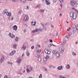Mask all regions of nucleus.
<instances>
[{"instance_id": "1", "label": "nucleus", "mask_w": 78, "mask_h": 78, "mask_svg": "<svg viewBox=\"0 0 78 78\" xmlns=\"http://www.w3.org/2000/svg\"><path fill=\"white\" fill-rule=\"evenodd\" d=\"M70 16L69 19L72 21L73 19L75 20L76 18V14L73 12H70Z\"/></svg>"}, {"instance_id": "2", "label": "nucleus", "mask_w": 78, "mask_h": 78, "mask_svg": "<svg viewBox=\"0 0 78 78\" xmlns=\"http://www.w3.org/2000/svg\"><path fill=\"white\" fill-rule=\"evenodd\" d=\"M77 4H78V0H72L70 1V4L73 7H76Z\"/></svg>"}, {"instance_id": "3", "label": "nucleus", "mask_w": 78, "mask_h": 78, "mask_svg": "<svg viewBox=\"0 0 78 78\" xmlns=\"http://www.w3.org/2000/svg\"><path fill=\"white\" fill-rule=\"evenodd\" d=\"M77 30H78V26H77L76 27V26L75 24H74L72 26V31L73 33H75Z\"/></svg>"}, {"instance_id": "4", "label": "nucleus", "mask_w": 78, "mask_h": 78, "mask_svg": "<svg viewBox=\"0 0 78 78\" xmlns=\"http://www.w3.org/2000/svg\"><path fill=\"white\" fill-rule=\"evenodd\" d=\"M38 31H40V32L43 31V29L42 28H39L38 29H36L33 30L32 31V33H35L36 32H37Z\"/></svg>"}, {"instance_id": "5", "label": "nucleus", "mask_w": 78, "mask_h": 78, "mask_svg": "<svg viewBox=\"0 0 78 78\" xmlns=\"http://www.w3.org/2000/svg\"><path fill=\"white\" fill-rule=\"evenodd\" d=\"M8 36L9 37H10L11 38H12V39H13V38L15 37V35H14V34L12 33H9V34Z\"/></svg>"}, {"instance_id": "6", "label": "nucleus", "mask_w": 78, "mask_h": 78, "mask_svg": "<svg viewBox=\"0 0 78 78\" xmlns=\"http://www.w3.org/2000/svg\"><path fill=\"white\" fill-rule=\"evenodd\" d=\"M59 50L61 53H62L64 52V48L63 47H61L59 48Z\"/></svg>"}, {"instance_id": "7", "label": "nucleus", "mask_w": 78, "mask_h": 78, "mask_svg": "<svg viewBox=\"0 0 78 78\" xmlns=\"http://www.w3.org/2000/svg\"><path fill=\"white\" fill-rule=\"evenodd\" d=\"M5 60V57L3 56H2L0 59V62L1 63H2Z\"/></svg>"}, {"instance_id": "8", "label": "nucleus", "mask_w": 78, "mask_h": 78, "mask_svg": "<svg viewBox=\"0 0 78 78\" xmlns=\"http://www.w3.org/2000/svg\"><path fill=\"white\" fill-rule=\"evenodd\" d=\"M29 19V18L28 17V15H26L24 16V21H27V20H28Z\"/></svg>"}, {"instance_id": "9", "label": "nucleus", "mask_w": 78, "mask_h": 78, "mask_svg": "<svg viewBox=\"0 0 78 78\" xmlns=\"http://www.w3.org/2000/svg\"><path fill=\"white\" fill-rule=\"evenodd\" d=\"M22 61V59L21 58H19L17 59V62L18 64H20Z\"/></svg>"}, {"instance_id": "10", "label": "nucleus", "mask_w": 78, "mask_h": 78, "mask_svg": "<svg viewBox=\"0 0 78 78\" xmlns=\"http://www.w3.org/2000/svg\"><path fill=\"white\" fill-rule=\"evenodd\" d=\"M12 28L14 30H15V31H16V30H17V26H16V25H15L12 27Z\"/></svg>"}, {"instance_id": "11", "label": "nucleus", "mask_w": 78, "mask_h": 78, "mask_svg": "<svg viewBox=\"0 0 78 78\" xmlns=\"http://www.w3.org/2000/svg\"><path fill=\"white\" fill-rule=\"evenodd\" d=\"M45 3L47 5H50V1L49 0H47Z\"/></svg>"}, {"instance_id": "12", "label": "nucleus", "mask_w": 78, "mask_h": 78, "mask_svg": "<svg viewBox=\"0 0 78 78\" xmlns=\"http://www.w3.org/2000/svg\"><path fill=\"white\" fill-rule=\"evenodd\" d=\"M66 68L67 69H69L70 68V65H69V64H67L66 65Z\"/></svg>"}, {"instance_id": "13", "label": "nucleus", "mask_w": 78, "mask_h": 78, "mask_svg": "<svg viewBox=\"0 0 78 78\" xmlns=\"http://www.w3.org/2000/svg\"><path fill=\"white\" fill-rule=\"evenodd\" d=\"M56 57H57L58 58H59L60 57V53L57 52L56 54Z\"/></svg>"}, {"instance_id": "14", "label": "nucleus", "mask_w": 78, "mask_h": 78, "mask_svg": "<svg viewBox=\"0 0 78 78\" xmlns=\"http://www.w3.org/2000/svg\"><path fill=\"white\" fill-rule=\"evenodd\" d=\"M66 44V40L63 41V43H62V46L65 45Z\"/></svg>"}, {"instance_id": "15", "label": "nucleus", "mask_w": 78, "mask_h": 78, "mask_svg": "<svg viewBox=\"0 0 78 78\" xmlns=\"http://www.w3.org/2000/svg\"><path fill=\"white\" fill-rule=\"evenodd\" d=\"M36 22L35 21L34 22H31L32 25L33 26H35L36 25Z\"/></svg>"}, {"instance_id": "16", "label": "nucleus", "mask_w": 78, "mask_h": 78, "mask_svg": "<svg viewBox=\"0 0 78 78\" xmlns=\"http://www.w3.org/2000/svg\"><path fill=\"white\" fill-rule=\"evenodd\" d=\"M26 49V47L24 45H23L21 48V50H25Z\"/></svg>"}, {"instance_id": "17", "label": "nucleus", "mask_w": 78, "mask_h": 78, "mask_svg": "<svg viewBox=\"0 0 78 78\" xmlns=\"http://www.w3.org/2000/svg\"><path fill=\"white\" fill-rule=\"evenodd\" d=\"M8 12V10L6 9H5L3 11V14H6Z\"/></svg>"}, {"instance_id": "18", "label": "nucleus", "mask_w": 78, "mask_h": 78, "mask_svg": "<svg viewBox=\"0 0 78 78\" xmlns=\"http://www.w3.org/2000/svg\"><path fill=\"white\" fill-rule=\"evenodd\" d=\"M62 69V66H59L57 68V69L58 70H61Z\"/></svg>"}, {"instance_id": "19", "label": "nucleus", "mask_w": 78, "mask_h": 78, "mask_svg": "<svg viewBox=\"0 0 78 78\" xmlns=\"http://www.w3.org/2000/svg\"><path fill=\"white\" fill-rule=\"evenodd\" d=\"M17 45L16 44H15L13 45V48H14V49H16L17 48Z\"/></svg>"}, {"instance_id": "20", "label": "nucleus", "mask_w": 78, "mask_h": 78, "mask_svg": "<svg viewBox=\"0 0 78 78\" xmlns=\"http://www.w3.org/2000/svg\"><path fill=\"white\" fill-rule=\"evenodd\" d=\"M6 14H7L8 16H11V13L8 12L6 13Z\"/></svg>"}, {"instance_id": "21", "label": "nucleus", "mask_w": 78, "mask_h": 78, "mask_svg": "<svg viewBox=\"0 0 78 78\" xmlns=\"http://www.w3.org/2000/svg\"><path fill=\"white\" fill-rule=\"evenodd\" d=\"M54 46V47H56V45H53V44H50L49 45H48V47H51V46Z\"/></svg>"}, {"instance_id": "22", "label": "nucleus", "mask_w": 78, "mask_h": 78, "mask_svg": "<svg viewBox=\"0 0 78 78\" xmlns=\"http://www.w3.org/2000/svg\"><path fill=\"white\" fill-rule=\"evenodd\" d=\"M21 2H22L23 3H25L27 2V0H20Z\"/></svg>"}, {"instance_id": "23", "label": "nucleus", "mask_w": 78, "mask_h": 78, "mask_svg": "<svg viewBox=\"0 0 78 78\" xmlns=\"http://www.w3.org/2000/svg\"><path fill=\"white\" fill-rule=\"evenodd\" d=\"M57 52L58 51H57L53 50V53L54 55H55V54H56V53H57Z\"/></svg>"}, {"instance_id": "24", "label": "nucleus", "mask_w": 78, "mask_h": 78, "mask_svg": "<svg viewBox=\"0 0 78 78\" xmlns=\"http://www.w3.org/2000/svg\"><path fill=\"white\" fill-rule=\"evenodd\" d=\"M26 71L27 73H30V72H31V71H30V70L29 69H28V68H27L26 69Z\"/></svg>"}, {"instance_id": "25", "label": "nucleus", "mask_w": 78, "mask_h": 78, "mask_svg": "<svg viewBox=\"0 0 78 78\" xmlns=\"http://www.w3.org/2000/svg\"><path fill=\"white\" fill-rule=\"evenodd\" d=\"M59 78H66V77H64V76H63L62 75H60L59 76Z\"/></svg>"}, {"instance_id": "26", "label": "nucleus", "mask_w": 78, "mask_h": 78, "mask_svg": "<svg viewBox=\"0 0 78 78\" xmlns=\"http://www.w3.org/2000/svg\"><path fill=\"white\" fill-rule=\"evenodd\" d=\"M41 59H42L41 57H39L38 58V61L39 62H41Z\"/></svg>"}, {"instance_id": "27", "label": "nucleus", "mask_w": 78, "mask_h": 78, "mask_svg": "<svg viewBox=\"0 0 78 78\" xmlns=\"http://www.w3.org/2000/svg\"><path fill=\"white\" fill-rule=\"evenodd\" d=\"M47 60V59L46 58H43V62H46V61Z\"/></svg>"}, {"instance_id": "28", "label": "nucleus", "mask_w": 78, "mask_h": 78, "mask_svg": "<svg viewBox=\"0 0 78 78\" xmlns=\"http://www.w3.org/2000/svg\"><path fill=\"white\" fill-rule=\"evenodd\" d=\"M48 50L47 49H45L44 51L45 53L47 54V52H48Z\"/></svg>"}, {"instance_id": "29", "label": "nucleus", "mask_w": 78, "mask_h": 78, "mask_svg": "<svg viewBox=\"0 0 78 78\" xmlns=\"http://www.w3.org/2000/svg\"><path fill=\"white\" fill-rule=\"evenodd\" d=\"M72 55L73 56H76V54L74 52H72Z\"/></svg>"}, {"instance_id": "30", "label": "nucleus", "mask_w": 78, "mask_h": 78, "mask_svg": "<svg viewBox=\"0 0 78 78\" xmlns=\"http://www.w3.org/2000/svg\"><path fill=\"white\" fill-rule=\"evenodd\" d=\"M42 78V75L41 74H40L38 77V78Z\"/></svg>"}, {"instance_id": "31", "label": "nucleus", "mask_w": 78, "mask_h": 78, "mask_svg": "<svg viewBox=\"0 0 78 78\" xmlns=\"http://www.w3.org/2000/svg\"><path fill=\"white\" fill-rule=\"evenodd\" d=\"M30 71H33V68L31 66H30Z\"/></svg>"}, {"instance_id": "32", "label": "nucleus", "mask_w": 78, "mask_h": 78, "mask_svg": "<svg viewBox=\"0 0 78 78\" xmlns=\"http://www.w3.org/2000/svg\"><path fill=\"white\" fill-rule=\"evenodd\" d=\"M26 54H27V56H29V55H30V53H29V51H27Z\"/></svg>"}, {"instance_id": "33", "label": "nucleus", "mask_w": 78, "mask_h": 78, "mask_svg": "<svg viewBox=\"0 0 78 78\" xmlns=\"http://www.w3.org/2000/svg\"><path fill=\"white\" fill-rule=\"evenodd\" d=\"M18 40H19V37H16L15 38V41H18Z\"/></svg>"}, {"instance_id": "34", "label": "nucleus", "mask_w": 78, "mask_h": 78, "mask_svg": "<svg viewBox=\"0 0 78 78\" xmlns=\"http://www.w3.org/2000/svg\"><path fill=\"white\" fill-rule=\"evenodd\" d=\"M40 11L41 12H43L45 11V10L44 9H40Z\"/></svg>"}, {"instance_id": "35", "label": "nucleus", "mask_w": 78, "mask_h": 78, "mask_svg": "<svg viewBox=\"0 0 78 78\" xmlns=\"http://www.w3.org/2000/svg\"><path fill=\"white\" fill-rule=\"evenodd\" d=\"M7 63L8 64H10V65H12V63L9 62H8Z\"/></svg>"}, {"instance_id": "36", "label": "nucleus", "mask_w": 78, "mask_h": 78, "mask_svg": "<svg viewBox=\"0 0 78 78\" xmlns=\"http://www.w3.org/2000/svg\"><path fill=\"white\" fill-rule=\"evenodd\" d=\"M47 59H49L50 57L48 55H46V57H45Z\"/></svg>"}, {"instance_id": "37", "label": "nucleus", "mask_w": 78, "mask_h": 78, "mask_svg": "<svg viewBox=\"0 0 78 78\" xmlns=\"http://www.w3.org/2000/svg\"><path fill=\"white\" fill-rule=\"evenodd\" d=\"M13 55L14 54L12 51L11 53H10L9 54V55H10V56H12V55Z\"/></svg>"}, {"instance_id": "38", "label": "nucleus", "mask_w": 78, "mask_h": 78, "mask_svg": "<svg viewBox=\"0 0 78 78\" xmlns=\"http://www.w3.org/2000/svg\"><path fill=\"white\" fill-rule=\"evenodd\" d=\"M66 38H67L68 39H69V37H70L69 35H66Z\"/></svg>"}, {"instance_id": "39", "label": "nucleus", "mask_w": 78, "mask_h": 78, "mask_svg": "<svg viewBox=\"0 0 78 78\" xmlns=\"http://www.w3.org/2000/svg\"><path fill=\"white\" fill-rule=\"evenodd\" d=\"M41 52V50L39 49H38L37 50V52H38V53H40Z\"/></svg>"}, {"instance_id": "40", "label": "nucleus", "mask_w": 78, "mask_h": 78, "mask_svg": "<svg viewBox=\"0 0 78 78\" xmlns=\"http://www.w3.org/2000/svg\"><path fill=\"white\" fill-rule=\"evenodd\" d=\"M51 53V52H50V51L48 50V52L47 53V54H48V55H49V54H50Z\"/></svg>"}, {"instance_id": "41", "label": "nucleus", "mask_w": 78, "mask_h": 78, "mask_svg": "<svg viewBox=\"0 0 78 78\" xmlns=\"http://www.w3.org/2000/svg\"><path fill=\"white\" fill-rule=\"evenodd\" d=\"M12 52L13 53V55L14 54H15V53H16V51H15V50H13V51H12Z\"/></svg>"}, {"instance_id": "42", "label": "nucleus", "mask_w": 78, "mask_h": 78, "mask_svg": "<svg viewBox=\"0 0 78 78\" xmlns=\"http://www.w3.org/2000/svg\"><path fill=\"white\" fill-rule=\"evenodd\" d=\"M72 33L71 32H70L68 35H69V36H71V35H72Z\"/></svg>"}, {"instance_id": "43", "label": "nucleus", "mask_w": 78, "mask_h": 78, "mask_svg": "<svg viewBox=\"0 0 78 78\" xmlns=\"http://www.w3.org/2000/svg\"><path fill=\"white\" fill-rule=\"evenodd\" d=\"M40 6H41V5H40V4H39V5H37V8H40Z\"/></svg>"}, {"instance_id": "44", "label": "nucleus", "mask_w": 78, "mask_h": 78, "mask_svg": "<svg viewBox=\"0 0 78 78\" xmlns=\"http://www.w3.org/2000/svg\"><path fill=\"white\" fill-rule=\"evenodd\" d=\"M59 1L61 3H63V0H59Z\"/></svg>"}, {"instance_id": "45", "label": "nucleus", "mask_w": 78, "mask_h": 78, "mask_svg": "<svg viewBox=\"0 0 78 78\" xmlns=\"http://www.w3.org/2000/svg\"><path fill=\"white\" fill-rule=\"evenodd\" d=\"M22 12V10H20V11L19 12V14H21Z\"/></svg>"}, {"instance_id": "46", "label": "nucleus", "mask_w": 78, "mask_h": 78, "mask_svg": "<svg viewBox=\"0 0 78 78\" xmlns=\"http://www.w3.org/2000/svg\"><path fill=\"white\" fill-rule=\"evenodd\" d=\"M40 55H37V58H41Z\"/></svg>"}, {"instance_id": "47", "label": "nucleus", "mask_w": 78, "mask_h": 78, "mask_svg": "<svg viewBox=\"0 0 78 78\" xmlns=\"http://www.w3.org/2000/svg\"><path fill=\"white\" fill-rule=\"evenodd\" d=\"M30 41L31 42H34V40L33 39H31L30 40Z\"/></svg>"}, {"instance_id": "48", "label": "nucleus", "mask_w": 78, "mask_h": 78, "mask_svg": "<svg viewBox=\"0 0 78 78\" xmlns=\"http://www.w3.org/2000/svg\"><path fill=\"white\" fill-rule=\"evenodd\" d=\"M48 42V40H46L44 41L45 44H47Z\"/></svg>"}, {"instance_id": "49", "label": "nucleus", "mask_w": 78, "mask_h": 78, "mask_svg": "<svg viewBox=\"0 0 78 78\" xmlns=\"http://www.w3.org/2000/svg\"><path fill=\"white\" fill-rule=\"evenodd\" d=\"M43 29H44V30H47V28H45V27H43Z\"/></svg>"}, {"instance_id": "50", "label": "nucleus", "mask_w": 78, "mask_h": 78, "mask_svg": "<svg viewBox=\"0 0 78 78\" xmlns=\"http://www.w3.org/2000/svg\"><path fill=\"white\" fill-rule=\"evenodd\" d=\"M4 78H8V76L6 75H5Z\"/></svg>"}, {"instance_id": "51", "label": "nucleus", "mask_w": 78, "mask_h": 78, "mask_svg": "<svg viewBox=\"0 0 78 78\" xmlns=\"http://www.w3.org/2000/svg\"><path fill=\"white\" fill-rule=\"evenodd\" d=\"M75 11L76 12H77V14H78V11L76 9H75Z\"/></svg>"}, {"instance_id": "52", "label": "nucleus", "mask_w": 78, "mask_h": 78, "mask_svg": "<svg viewBox=\"0 0 78 78\" xmlns=\"http://www.w3.org/2000/svg\"><path fill=\"white\" fill-rule=\"evenodd\" d=\"M19 73V74L20 75H22V73L21 72H19V73Z\"/></svg>"}, {"instance_id": "53", "label": "nucleus", "mask_w": 78, "mask_h": 78, "mask_svg": "<svg viewBox=\"0 0 78 78\" xmlns=\"http://www.w3.org/2000/svg\"><path fill=\"white\" fill-rule=\"evenodd\" d=\"M12 2H17V0H12Z\"/></svg>"}, {"instance_id": "54", "label": "nucleus", "mask_w": 78, "mask_h": 78, "mask_svg": "<svg viewBox=\"0 0 78 78\" xmlns=\"http://www.w3.org/2000/svg\"><path fill=\"white\" fill-rule=\"evenodd\" d=\"M53 67V66H52L50 65L49 66V67L50 69H51V67Z\"/></svg>"}, {"instance_id": "55", "label": "nucleus", "mask_w": 78, "mask_h": 78, "mask_svg": "<svg viewBox=\"0 0 78 78\" xmlns=\"http://www.w3.org/2000/svg\"><path fill=\"white\" fill-rule=\"evenodd\" d=\"M13 16H11V18H10V20H13Z\"/></svg>"}, {"instance_id": "56", "label": "nucleus", "mask_w": 78, "mask_h": 78, "mask_svg": "<svg viewBox=\"0 0 78 78\" xmlns=\"http://www.w3.org/2000/svg\"><path fill=\"white\" fill-rule=\"evenodd\" d=\"M29 7H28V6H26V9H27L28 10L29 9Z\"/></svg>"}, {"instance_id": "57", "label": "nucleus", "mask_w": 78, "mask_h": 78, "mask_svg": "<svg viewBox=\"0 0 78 78\" xmlns=\"http://www.w3.org/2000/svg\"><path fill=\"white\" fill-rule=\"evenodd\" d=\"M31 48L32 49H34V46H32L31 47Z\"/></svg>"}, {"instance_id": "58", "label": "nucleus", "mask_w": 78, "mask_h": 78, "mask_svg": "<svg viewBox=\"0 0 78 78\" xmlns=\"http://www.w3.org/2000/svg\"><path fill=\"white\" fill-rule=\"evenodd\" d=\"M57 2V0H53V2L54 3H55V2Z\"/></svg>"}, {"instance_id": "59", "label": "nucleus", "mask_w": 78, "mask_h": 78, "mask_svg": "<svg viewBox=\"0 0 78 78\" xmlns=\"http://www.w3.org/2000/svg\"><path fill=\"white\" fill-rule=\"evenodd\" d=\"M49 41H50V42H53V41H52V40H49Z\"/></svg>"}, {"instance_id": "60", "label": "nucleus", "mask_w": 78, "mask_h": 78, "mask_svg": "<svg viewBox=\"0 0 78 78\" xmlns=\"http://www.w3.org/2000/svg\"><path fill=\"white\" fill-rule=\"evenodd\" d=\"M44 71H46V72H47V69L46 68H44Z\"/></svg>"}, {"instance_id": "61", "label": "nucleus", "mask_w": 78, "mask_h": 78, "mask_svg": "<svg viewBox=\"0 0 78 78\" xmlns=\"http://www.w3.org/2000/svg\"><path fill=\"white\" fill-rule=\"evenodd\" d=\"M25 70H23L22 71V73H25Z\"/></svg>"}, {"instance_id": "62", "label": "nucleus", "mask_w": 78, "mask_h": 78, "mask_svg": "<svg viewBox=\"0 0 78 78\" xmlns=\"http://www.w3.org/2000/svg\"><path fill=\"white\" fill-rule=\"evenodd\" d=\"M51 27L52 28H54V26L53 25H51Z\"/></svg>"}, {"instance_id": "63", "label": "nucleus", "mask_w": 78, "mask_h": 78, "mask_svg": "<svg viewBox=\"0 0 78 78\" xmlns=\"http://www.w3.org/2000/svg\"><path fill=\"white\" fill-rule=\"evenodd\" d=\"M56 35L57 36L58 35V32L56 33Z\"/></svg>"}, {"instance_id": "64", "label": "nucleus", "mask_w": 78, "mask_h": 78, "mask_svg": "<svg viewBox=\"0 0 78 78\" xmlns=\"http://www.w3.org/2000/svg\"><path fill=\"white\" fill-rule=\"evenodd\" d=\"M59 16H62V14L60 13L59 15Z\"/></svg>"}]
</instances>
